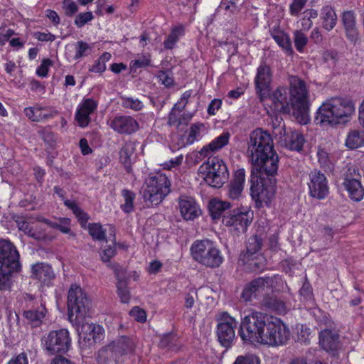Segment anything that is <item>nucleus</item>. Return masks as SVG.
Here are the masks:
<instances>
[{
	"label": "nucleus",
	"instance_id": "obj_36",
	"mask_svg": "<svg viewBox=\"0 0 364 364\" xmlns=\"http://www.w3.org/2000/svg\"><path fill=\"white\" fill-rule=\"evenodd\" d=\"M134 147L131 144H126L123 146L119 151V160L124 165L127 172H130L132 169V160L131 156L134 154Z\"/></svg>",
	"mask_w": 364,
	"mask_h": 364
},
{
	"label": "nucleus",
	"instance_id": "obj_20",
	"mask_svg": "<svg viewBox=\"0 0 364 364\" xmlns=\"http://www.w3.org/2000/svg\"><path fill=\"white\" fill-rule=\"evenodd\" d=\"M269 281V277H258L252 280L245 286L241 297L246 301L258 298L259 295L264 291L266 284H268Z\"/></svg>",
	"mask_w": 364,
	"mask_h": 364
},
{
	"label": "nucleus",
	"instance_id": "obj_32",
	"mask_svg": "<svg viewBox=\"0 0 364 364\" xmlns=\"http://www.w3.org/2000/svg\"><path fill=\"white\" fill-rule=\"evenodd\" d=\"M46 306L43 304H41L37 309L25 311L23 312V316L26 318L28 323H29L32 327H38L41 324L42 321L46 316Z\"/></svg>",
	"mask_w": 364,
	"mask_h": 364
},
{
	"label": "nucleus",
	"instance_id": "obj_53",
	"mask_svg": "<svg viewBox=\"0 0 364 364\" xmlns=\"http://www.w3.org/2000/svg\"><path fill=\"white\" fill-rule=\"evenodd\" d=\"M307 0H293L289 6V13L291 15L296 16L304 8Z\"/></svg>",
	"mask_w": 364,
	"mask_h": 364
},
{
	"label": "nucleus",
	"instance_id": "obj_35",
	"mask_svg": "<svg viewBox=\"0 0 364 364\" xmlns=\"http://www.w3.org/2000/svg\"><path fill=\"white\" fill-rule=\"evenodd\" d=\"M323 26L328 31L332 30L337 21V16L334 10L329 6L323 7L321 10Z\"/></svg>",
	"mask_w": 364,
	"mask_h": 364
},
{
	"label": "nucleus",
	"instance_id": "obj_22",
	"mask_svg": "<svg viewBox=\"0 0 364 364\" xmlns=\"http://www.w3.org/2000/svg\"><path fill=\"white\" fill-rule=\"evenodd\" d=\"M339 334L331 329H324L319 333V343L326 351H336L340 344Z\"/></svg>",
	"mask_w": 364,
	"mask_h": 364
},
{
	"label": "nucleus",
	"instance_id": "obj_37",
	"mask_svg": "<svg viewBox=\"0 0 364 364\" xmlns=\"http://www.w3.org/2000/svg\"><path fill=\"white\" fill-rule=\"evenodd\" d=\"M64 204L69 209L72 210L73 213L78 218V220L82 225L87 222L89 219L87 214L85 213L83 210L81 209L75 201L66 199L64 200Z\"/></svg>",
	"mask_w": 364,
	"mask_h": 364
},
{
	"label": "nucleus",
	"instance_id": "obj_60",
	"mask_svg": "<svg viewBox=\"0 0 364 364\" xmlns=\"http://www.w3.org/2000/svg\"><path fill=\"white\" fill-rule=\"evenodd\" d=\"M14 220L16 223L18 229L21 231H23L26 234V232H28L29 230L31 229V228H30V226H29L28 223L27 221H26L23 218V217L15 216L14 218Z\"/></svg>",
	"mask_w": 364,
	"mask_h": 364
},
{
	"label": "nucleus",
	"instance_id": "obj_63",
	"mask_svg": "<svg viewBox=\"0 0 364 364\" xmlns=\"http://www.w3.org/2000/svg\"><path fill=\"white\" fill-rule=\"evenodd\" d=\"M222 105L221 100L219 99H214L211 101V102L209 104L208 107V113L210 115H215L216 110H218Z\"/></svg>",
	"mask_w": 364,
	"mask_h": 364
},
{
	"label": "nucleus",
	"instance_id": "obj_7",
	"mask_svg": "<svg viewBox=\"0 0 364 364\" xmlns=\"http://www.w3.org/2000/svg\"><path fill=\"white\" fill-rule=\"evenodd\" d=\"M267 314L252 311L242 318L239 335L242 340L250 343L259 341L260 328L264 326Z\"/></svg>",
	"mask_w": 364,
	"mask_h": 364
},
{
	"label": "nucleus",
	"instance_id": "obj_27",
	"mask_svg": "<svg viewBox=\"0 0 364 364\" xmlns=\"http://www.w3.org/2000/svg\"><path fill=\"white\" fill-rule=\"evenodd\" d=\"M343 185L351 200L359 202L363 198L364 188L359 180L346 178Z\"/></svg>",
	"mask_w": 364,
	"mask_h": 364
},
{
	"label": "nucleus",
	"instance_id": "obj_57",
	"mask_svg": "<svg viewBox=\"0 0 364 364\" xmlns=\"http://www.w3.org/2000/svg\"><path fill=\"white\" fill-rule=\"evenodd\" d=\"M129 314L133 316L136 321L139 322H144L146 320V314L144 310L139 306H134L130 311Z\"/></svg>",
	"mask_w": 364,
	"mask_h": 364
},
{
	"label": "nucleus",
	"instance_id": "obj_23",
	"mask_svg": "<svg viewBox=\"0 0 364 364\" xmlns=\"http://www.w3.org/2000/svg\"><path fill=\"white\" fill-rule=\"evenodd\" d=\"M179 208L182 217L186 220H193L200 214V209L191 198H181Z\"/></svg>",
	"mask_w": 364,
	"mask_h": 364
},
{
	"label": "nucleus",
	"instance_id": "obj_14",
	"mask_svg": "<svg viewBox=\"0 0 364 364\" xmlns=\"http://www.w3.org/2000/svg\"><path fill=\"white\" fill-rule=\"evenodd\" d=\"M0 264L4 269L9 267L12 270L21 269L18 252L9 240H0Z\"/></svg>",
	"mask_w": 364,
	"mask_h": 364
},
{
	"label": "nucleus",
	"instance_id": "obj_58",
	"mask_svg": "<svg viewBox=\"0 0 364 364\" xmlns=\"http://www.w3.org/2000/svg\"><path fill=\"white\" fill-rule=\"evenodd\" d=\"M26 235L38 241H50L53 240L52 237L48 236L46 233L41 231L34 230L32 228L26 232Z\"/></svg>",
	"mask_w": 364,
	"mask_h": 364
},
{
	"label": "nucleus",
	"instance_id": "obj_8",
	"mask_svg": "<svg viewBox=\"0 0 364 364\" xmlns=\"http://www.w3.org/2000/svg\"><path fill=\"white\" fill-rule=\"evenodd\" d=\"M91 306L90 301L83 290L77 285H71L68 294V316L72 320L73 315L75 318H84L89 313Z\"/></svg>",
	"mask_w": 364,
	"mask_h": 364
},
{
	"label": "nucleus",
	"instance_id": "obj_55",
	"mask_svg": "<svg viewBox=\"0 0 364 364\" xmlns=\"http://www.w3.org/2000/svg\"><path fill=\"white\" fill-rule=\"evenodd\" d=\"M63 9L65 15L68 16H73L78 11L77 4L72 0H63Z\"/></svg>",
	"mask_w": 364,
	"mask_h": 364
},
{
	"label": "nucleus",
	"instance_id": "obj_61",
	"mask_svg": "<svg viewBox=\"0 0 364 364\" xmlns=\"http://www.w3.org/2000/svg\"><path fill=\"white\" fill-rule=\"evenodd\" d=\"M33 36L40 41L53 42L55 40V36L50 33H46L38 31L33 33Z\"/></svg>",
	"mask_w": 364,
	"mask_h": 364
},
{
	"label": "nucleus",
	"instance_id": "obj_17",
	"mask_svg": "<svg viewBox=\"0 0 364 364\" xmlns=\"http://www.w3.org/2000/svg\"><path fill=\"white\" fill-rule=\"evenodd\" d=\"M108 267L111 268L117 280V292L122 303L127 304L129 301L131 295L128 287L131 275L128 274L126 269L119 264H109Z\"/></svg>",
	"mask_w": 364,
	"mask_h": 364
},
{
	"label": "nucleus",
	"instance_id": "obj_15",
	"mask_svg": "<svg viewBox=\"0 0 364 364\" xmlns=\"http://www.w3.org/2000/svg\"><path fill=\"white\" fill-rule=\"evenodd\" d=\"M309 195L312 198L322 200L327 197L329 193L328 181L324 173L314 170L309 173L308 183Z\"/></svg>",
	"mask_w": 364,
	"mask_h": 364
},
{
	"label": "nucleus",
	"instance_id": "obj_10",
	"mask_svg": "<svg viewBox=\"0 0 364 364\" xmlns=\"http://www.w3.org/2000/svg\"><path fill=\"white\" fill-rule=\"evenodd\" d=\"M252 218L253 212L235 209L228 213V215H223L222 222L225 226L230 227L232 231L244 233L247 231Z\"/></svg>",
	"mask_w": 364,
	"mask_h": 364
},
{
	"label": "nucleus",
	"instance_id": "obj_16",
	"mask_svg": "<svg viewBox=\"0 0 364 364\" xmlns=\"http://www.w3.org/2000/svg\"><path fill=\"white\" fill-rule=\"evenodd\" d=\"M271 82L272 72L269 66L265 63L261 64L255 79L256 93L261 101L269 95Z\"/></svg>",
	"mask_w": 364,
	"mask_h": 364
},
{
	"label": "nucleus",
	"instance_id": "obj_45",
	"mask_svg": "<svg viewBox=\"0 0 364 364\" xmlns=\"http://www.w3.org/2000/svg\"><path fill=\"white\" fill-rule=\"evenodd\" d=\"M205 129V124L203 123H195L193 124L190 127L189 134L187 138V144H192L196 139L197 137L200 135V132Z\"/></svg>",
	"mask_w": 364,
	"mask_h": 364
},
{
	"label": "nucleus",
	"instance_id": "obj_49",
	"mask_svg": "<svg viewBox=\"0 0 364 364\" xmlns=\"http://www.w3.org/2000/svg\"><path fill=\"white\" fill-rule=\"evenodd\" d=\"M294 45L296 50L299 52H302L304 46L308 42L307 37L300 31H296L294 33Z\"/></svg>",
	"mask_w": 364,
	"mask_h": 364
},
{
	"label": "nucleus",
	"instance_id": "obj_47",
	"mask_svg": "<svg viewBox=\"0 0 364 364\" xmlns=\"http://www.w3.org/2000/svg\"><path fill=\"white\" fill-rule=\"evenodd\" d=\"M300 296L304 298V300L306 302L313 303L314 294L311 284L306 279L301 288L299 290Z\"/></svg>",
	"mask_w": 364,
	"mask_h": 364
},
{
	"label": "nucleus",
	"instance_id": "obj_38",
	"mask_svg": "<svg viewBox=\"0 0 364 364\" xmlns=\"http://www.w3.org/2000/svg\"><path fill=\"white\" fill-rule=\"evenodd\" d=\"M183 33L184 28L182 26L173 28L171 33L168 36L164 43V48L166 49H172L178 41L179 37L183 35Z\"/></svg>",
	"mask_w": 364,
	"mask_h": 364
},
{
	"label": "nucleus",
	"instance_id": "obj_62",
	"mask_svg": "<svg viewBox=\"0 0 364 364\" xmlns=\"http://www.w3.org/2000/svg\"><path fill=\"white\" fill-rule=\"evenodd\" d=\"M7 364H28L26 353H21L18 355L12 358Z\"/></svg>",
	"mask_w": 364,
	"mask_h": 364
},
{
	"label": "nucleus",
	"instance_id": "obj_3",
	"mask_svg": "<svg viewBox=\"0 0 364 364\" xmlns=\"http://www.w3.org/2000/svg\"><path fill=\"white\" fill-rule=\"evenodd\" d=\"M289 93L294 102V117L302 124L308 123L309 111V92L306 82L297 75L288 77Z\"/></svg>",
	"mask_w": 364,
	"mask_h": 364
},
{
	"label": "nucleus",
	"instance_id": "obj_21",
	"mask_svg": "<svg viewBox=\"0 0 364 364\" xmlns=\"http://www.w3.org/2000/svg\"><path fill=\"white\" fill-rule=\"evenodd\" d=\"M97 104L93 100L85 99L80 105L75 114V120L81 127H87L90 122V115L96 109Z\"/></svg>",
	"mask_w": 364,
	"mask_h": 364
},
{
	"label": "nucleus",
	"instance_id": "obj_31",
	"mask_svg": "<svg viewBox=\"0 0 364 364\" xmlns=\"http://www.w3.org/2000/svg\"><path fill=\"white\" fill-rule=\"evenodd\" d=\"M305 139L301 133L291 132L284 135V144L285 147L291 150L300 151L302 150Z\"/></svg>",
	"mask_w": 364,
	"mask_h": 364
},
{
	"label": "nucleus",
	"instance_id": "obj_19",
	"mask_svg": "<svg viewBox=\"0 0 364 364\" xmlns=\"http://www.w3.org/2000/svg\"><path fill=\"white\" fill-rule=\"evenodd\" d=\"M102 328L100 325L85 323L78 329V335L80 341L89 346L96 343L101 339Z\"/></svg>",
	"mask_w": 364,
	"mask_h": 364
},
{
	"label": "nucleus",
	"instance_id": "obj_46",
	"mask_svg": "<svg viewBox=\"0 0 364 364\" xmlns=\"http://www.w3.org/2000/svg\"><path fill=\"white\" fill-rule=\"evenodd\" d=\"M122 105L124 108H129L134 111H139L144 107L142 102L139 99H134L133 97H122Z\"/></svg>",
	"mask_w": 364,
	"mask_h": 364
},
{
	"label": "nucleus",
	"instance_id": "obj_28",
	"mask_svg": "<svg viewBox=\"0 0 364 364\" xmlns=\"http://www.w3.org/2000/svg\"><path fill=\"white\" fill-rule=\"evenodd\" d=\"M262 309L272 311L277 314H285L286 304L284 301L274 295H265L260 301Z\"/></svg>",
	"mask_w": 364,
	"mask_h": 364
},
{
	"label": "nucleus",
	"instance_id": "obj_64",
	"mask_svg": "<svg viewBox=\"0 0 364 364\" xmlns=\"http://www.w3.org/2000/svg\"><path fill=\"white\" fill-rule=\"evenodd\" d=\"M158 77L161 81L162 84H164L166 87H169L172 85L173 83V78L168 76L164 71H159Z\"/></svg>",
	"mask_w": 364,
	"mask_h": 364
},
{
	"label": "nucleus",
	"instance_id": "obj_2",
	"mask_svg": "<svg viewBox=\"0 0 364 364\" xmlns=\"http://www.w3.org/2000/svg\"><path fill=\"white\" fill-rule=\"evenodd\" d=\"M354 111V105L350 100L335 97L322 104L316 112L314 120L319 124L336 125L345 123Z\"/></svg>",
	"mask_w": 364,
	"mask_h": 364
},
{
	"label": "nucleus",
	"instance_id": "obj_29",
	"mask_svg": "<svg viewBox=\"0 0 364 364\" xmlns=\"http://www.w3.org/2000/svg\"><path fill=\"white\" fill-rule=\"evenodd\" d=\"M231 208V204L228 201H223L217 198L210 200L208 204V210L210 216L213 220L220 219L223 215H228V211Z\"/></svg>",
	"mask_w": 364,
	"mask_h": 364
},
{
	"label": "nucleus",
	"instance_id": "obj_4",
	"mask_svg": "<svg viewBox=\"0 0 364 364\" xmlns=\"http://www.w3.org/2000/svg\"><path fill=\"white\" fill-rule=\"evenodd\" d=\"M141 195L148 206L159 205L170 193L171 182L165 174L156 173L148 178Z\"/></svg>",
	"mask_w": 364,
	"mask_h": 364
},
{
	"label": "nucleus",
	"instance_id": "obj_40",
	"mask_svg": "<svg viewBox=\"0 0 364 364\" xmlns=\"http://www.w3.org/2000/svg\"><path fill=\"white\" fill-rule=\"evenodd\" d=\"M1 267L0 269V290H7L11 287L10 276L14 272H18L20 270H12L11 268Z\"/></svg>",
	"mask_w": 364,
	"mask_h": 364
},
{
	"label": "nucleus",
	"instance_id": "obj_26",
	"mask_svg": "<svg viewBox=\"0 0 364 364\" xmlns=\"http://www.w3.org/2000/svg\"><path fill=\"white\" fill-rule=\"evenodd\" d=\"M230 137V134L228 132H223L220 136L200 149L199 151L200 156L205 157L210 155L211 152H215L222 149L228 144Z\"/></svg>",
	"mask_w": 364,
	"mask_h": 364
},
{
	"label": "nucleus",
	"instance_id": "obj_25",
	"mask_svg": "<svg viewBox=\"0 0 364 364\" xmlns=\"http://www.w3.org/2000/svg\"><path fill=\"white\" fill-rule=\"evenodd\" d=\"M31 277L33 279H38L43 283L49 282L52 280L55 274L52 267L43 262H38L31 267Z\"/></svg>",
	"mask_w": 364,
	"mask_h": 364
},
{
	"label": "nucleus",
	"instance_id": "obj_43",
	"mask_svg": "<svg viewBox=\"0 0 364 364\" xmlns=\"http://www.w3.org/2000/svg\"><path fill=\"white\" fill-rule=\"evenodd\" d=\"M98 358L104 363H107L112 360H116L117 359L116 353L110 343L98 351Z\"/></svg>",
	"mask_w": 364,
	"mask_h": 364
},
{
	"label": "nucleus",
	"instance_id": "obj_54",
	"mask_svg": "<svg viewBox=\"0 0 364 364\" xmlns=\"http://www.w3.org/2000/svg\"><path fill=\"white\" fill-rule=\"evenodd\" d=\"M273 318H274L273 316L267 314L266 318H265L264 326H262L260 328V332L259 333L260 334L259 335L260 338H259V341L257 343L264 344V341H263L264 336L269 333V331L271 328L270 323L272 321Z\"/></svg>",
	"mask_w": 364,
	"mask_h": 364
},
{
	"label": "nucleus",
	"instance_id": "obj_39",
	"mask_svg": "<svg viewBox=\"0 0 364 364\" xmlns=\"http://www.w3.org/2000/svg\"><path fill=\"white\" fill-rule=\"evenodd\" d=\"M122 196L124 198V203L121 205L122 210L125 213H130L134 208V200L135 193L131 191L124 189L122 191Z\"/></svg>",
	"mask_w": 364,
	"mask_h": 364
},
{
	"label": "nucleus",
	"instance_id": "obj_9",
	"mask_svg": "<svg viewBox=\"0 0 364 364\" xmlns=\"http://www.w3.org/2000/svg\"><path fill=\"white\" fill-rule=\"evenodd\" d=\"M43 346L49 355L66 353L71 346V338L67 329L62 328L50 331L44 337Z\"/></svg>",
	"mask_w": 364,
	"mask_h": 364
},
{
	"label": "nucleus",
	"instance_id": "obj_13",
	"mask_svg": "<svg viewBox=\"0 0 364 364\" xmlns=\"http://www.w3.org/2000/svg\"><path fill=\"white\" fill-rule=\"evenodd\" d=\"M270 99L275 111L294 117V102L287 87H277L271 95Z\"/></svg>",
	"mask_w": 364,
	"mask_h": 364
},
{
	"label": "nucleus",
	"instance_id": "obj_30",
	"mask_svg": "<svg viewBox=\"0 0 364 364\" xmlns=\"http://www.w3.org/2000/svg\"><path fill=\"white\" fill-rule=\"evenodd\" d=\"M342 22L345 28L346 35L350 41H355L358 35L355 14L351 11L343 12Z\"/></svg>",
	"mask_w": 364,
	"mask_h": 364
},
{
	"label": "nucleus",
	"instance_id": "obj_56",
	"mask_svg": "<svg viewBox=\"0 0 364 364\" xmlns=\"http://www.w3.org/2000/svg\"><path fill=\"white\" fill-rule=\"evenodd\" d=\"M233 364H259V359L255 355L238 356Z\"/></svg>",
	"mask_w": 364,
	"mask_h": 364
},
{
	"label": "nucleus",
	"instance_id": "obj_50",
	"mask_svg": "<svg viewBox=\"0 0 364 364\" xmlns=\"http://www.w3.org/2000/svg\"><path fill=\"white\" fill-rule=\"evenodd\" d=\"M118 341L124 355L131 353L134 350V343L129 338L122 336L118 339Z\"/></svg>",
	"mask_w": 364,
	"mask_h": 364
},
{
	"label": "nucleus",
	"instance_id": "obj_12",
	"mask_svg": "<svg viewBox=\"0 0 364 364\" xmlns=\"http://www.w3.org/2000/svg\"><path fill=\"white\" fill-rule=\"evenodd\" d=\"M270 326L269 333L264 336V344L271 346L285 344L289 337V331L286 325L280 318L274 316Z\"/></svg>",
	"mask_w": 364,
	"mask_h": 364
},
{
	"label": "nucleus",
	"instance_id": "obj_18",
	"mask_svg": "<svg viewBox=\"0 0 364 364\" xmlns=\"http://www.w3.org/2000/svg\"><path fill=\"white\" fill-rule=\"evenodd\" d=\"M110 127L121 134H131L139 129L137 121L131 116H117L110 122Z\"/></svg>",
	"mask_w": 364,
	"mask_h": 364
},
{
	"label": "nucleus",
	"instance_id": "obj_52",
	"mask_svg": "<svg viewBox=\"0 0 364 364\" xmlns=\"http://www.w3.org/2000/svg\"><path fill=\"white\" fill-rule=\"evenodd\" d=\"M93 18H94V16H93L92 12L88 11V12H85V13H80L78 15H77L75 20V24L78 28H81L85 23L92 21L93 19Z\"/></svg>",
	"mask_w": 364,
	"mask_h": 364
},
{
	"label": "nucleus",
	"instance_id": "obj_41",
	"mask_svg": "<svg viewBox=\"0 0 364 364\" xmlns=\"http://www.w3.org/2000/svg\"><path fill=\"white\" fill-rule=\"evenodd\" d=\"M88 232L90 235L95 240L102 241L105 240L106 235L105 232L102 225L98 223H90L88 225Z\"/></svg>",
	"mask_w": 364,
	"mask_h": 364
},
{
	"label": "nucleus",
	"instance_id": "obj_6",
	"mask_svg": "<svg viewBox=\"0 0 364 364\" xmlns=\"http://www.w3.org/2000/svg\"><path fill=\"white\" fill-rule=\"evenodd\" d=\"M201 173L206 172L205 181L210 186L220 188L228 181L229 172L223 159L218 156L209 157L199 168Z\"/></svg>",
	"mask_w": 364,
	"mask_h": 364
},
{
	"label": "nucleus",
	"instance_id": "obj_11",
	"mask_svg": "<svg viewBox=\"0 0 364 364\" xmlns=\"http://www.w3.org/2000/svg\"><path fill=\"white\" fill-rule=\"evenodd\" d=\"M237 322L227 312L223 313L220 321L217 326V336L220 343L225 348H229L235 338V328Z\"/></svg>",
	"mask_w": 364,
	"mask_h": 364
},
{
	"label": "nucleus",
	"instance_id": "obj_59",
	"mask_svg": "<svg viewBox=\"0 0 364 364\" xmlns=\"http://www.w3.org/2000/svg\"><path fill=\"white\" fill-rule=\"evenodd\" d=\"M53 62L48 58L43 59L41 64L36 70V74L40 77H46L48 75V68L52 65Z\"/></svg>",
	"mask_w": 364,
	"mask_h": 364
},
{
	"label": "nucleus",
	"instance_id": "obj_42",
	"mask_svg": "<svg viewBox=\"0 0 364 364\" xmlns=\"http://www.w3.org/2000/svg\"><path fill=\"white\" fill-rule=\"evenodd\" d=\"M262 246V239L257 235H253L248 239L247 242V253L248 255H252L259 252Z\"/></svg>",
	"mask_w": 364,
	"mask_h": 364
},
{
	"label": "nucleus",
	"instance_id": "obj_51",
	"mask_svg": "<svg viewBox=\"0 0 364 364\" xmlns=\"http://www.w3.org/2000/svg\"><path fill=\"white\" fill-rule=\"evenodd\" d=\"M117 254L116 247H115V241H114L112 245H109L107 247L104 249L100 254L101 259L104 262H108L109 264H112L109 261L110 259L112 258Z\"/></svg>",
	"mask_w": 364,
	"mask_h": 364
},
{
	"label": "nucleus",
	"instance_id": "obj_34",
	"mask_svg": "<svg viewBox=\"0 0 364 364\" xmlns=\"http://www.w3.org/2000/svg\"><path fill=\"white\" fill-rule=\"evenodd\" d=\"M271 36L277 43L290 54L293 53L291 42L289 36L282 31L273 30Z\"/></svg>",
	"mask_w": 364,
	"mask_h": 364
},
{
	"label": "nucleus",
	"instance_id": "obj_44",
	"mask_svg": "<svg viewBox=\"0 0 364 364\" xmlns=\"http://www.w3.org/2000/svg\"><path fill=\"white\" fill-rule=\"evenodd\" d=\"M151 55L149 53L139 55L138 58L132 60L130 63L132 70L136 71L138 68H144L150 65Z\"/></svg>",
	"mask_w": 364,
	"mask_h": 364
},
{
	"label": "nucleus",
	"instance_id": "obj_5",
	"mask_svg": "<svg viewBox=\"0 0 364 364\" xmlns=\"http://www.w3.org/2000/svg\"><path fill=\"white\" fill-rule=\"evenodd\" d=\"M193 259L210 268L218 267L223 261L221 252L210 240L196 241L191 247Z\"/></svg>",
	"mask_w": 364,
	"mask_h": 364
},
{
	"label": "nucleus",
	"instance_id": "obj_24",
	"mask_svg": "<svg viewBox=\"0 0 364 364\" xmlns=\"http://www.w3.org/2000/svg\"><path fill=\"white\" fill-rule=\"evenodd\" d=\"M245 178V172L243 168L238 169L234 175L232 181L228 186V196L233 199L237 200L242 196V192L244 188V183Z\"/></svg>",
	"mask_w": 364,
	"mask_h": 364
},
{
	"label": "nucleus",
	"instance_id": "obj_48",
	"mask_svg": "<svg viewBox=\"0 0 364 364\" xmlns=\"http://www.w3.org/2000/svg\"><path fill=\"white\" fill-rule=\"evenodd\" d=\"M76 53L74 56L75 60H78L88 54V51L91 50V47L88 43L84 41H77L75 45Z\"/></svg>",
	"mask_w": 364,
	"mask_h": 364
},
{
	"label": "nucleus",
	"instance_id": "obj_1",
	"mask_svg": "<svg viewBox=\"0 0 364 364\" xmlns=\"http://www.w3.org/2000/svg\"><path fill=\"white\" fill-rule=\"evenodd\" d=\"M247 144L252 161L251 196L257 202L268 204L276 193L279 156L270 134L262 129L250 133Z\"/></svg>",
	"mask_w": 364,
	"mask_h": 364
},
{
	"label": "nucleus",
	"instance_id": "obj_33",
	"mask_svg": "<svg viewBox=\"0 0 364 364\" xmlns=\"http://www.w3.org/2000/svg\"><path fill=\"white\" fill-rule=\"evenodd\" d=\"M346 146L351 149L364 146V131L350 130L346 140Z\"/></svg>",
	"mask_w": 364,
	"mask_h": 364
}]
</instances>
